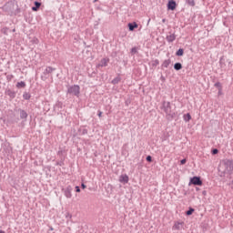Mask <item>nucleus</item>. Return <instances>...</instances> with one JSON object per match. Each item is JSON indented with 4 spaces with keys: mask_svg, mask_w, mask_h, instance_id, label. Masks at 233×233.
<instances>
[{
    "mask_svg": "<svg viewBox=\"0 0 233 233\" xmlns=\"http://www.w3.org/2000/svg\"><path fill=\"white\" fill-rule=\"evenodd\" d=\"M121 81V77L120 76H116V78H114L112 80V85H118V83H120Z\"/></svg>",
    "mask_w": 233,
    "mask_h": 233,
    "instance_id": "obj_17",
    "label": "nucleus"
},
{
    "mask_svg": "<svg viewBox=\"0 0 233 233\" xmlns=\"http://www.w3.org/2000/svg\"><path fill=\"white\" fill-rule=\"evenodd\" d=\"M176 6H177V4H176L175 1L170 0V1L168 2V5H167L168 9L175 10V9H176Z\"/></svg>",
    "mask_w": 233,
    "mask_h": 233,
    "instance_id": "obj_8",
    "label": "nucleus"
},
{
    "mask_svg": "<svg viewBox=\"0 0 233 233\" xmlns=\"http://www.w3.org/2000/svg\"><path fill=\"white\" fill-rule=\"evenodd\" d=\"M176 37H177V35H176L175 34H171V33H170V35H168L167 36V40L169 43H172L173 41L176 40Z\"/></svg>",
    "mask_w": 233,
    "mask_h": 233,
    "instance_id": "obj_9",
    "label": "nucleus"
},
{
    "mask_svg": "<svg viewBox=\"0 0 233 233\" xmlns=\"http://www.w3.org/2000/svg\"><path fill=\"white\" fill-rule=\"evenodd\" d=\"M109 63V58H103L100 63L96 66V67H105L108 65Z\"/></svg>",
    "mask_w": 233,
    "mask_h": 233,
    "instance_id": "obj_6",
    "label": "nucleus"
},
{
    "mask_svg": "<svg viewBox=\"0 0 233 233\" xmlns=\"http://www.w3.org/2000/svg\"><path fill=\"white\" fill-rule=\"evenodd\" d=\"M184 121H186V123H188V121H190V119H192L191 115L189 113L184 115Z\"/></svg>",
    "mask_w": 233,
    "mask_h": 233,
    "instance_id": "obj_15",
    "label": "nucleus"
},
{
    "mask_svg": "<svg viewBox=\"0 0 233 233\" xmlns=\"http://www.w3.org/2000/svg\"><path fill=\"white\" fill-rule=\"evenodd\" d=\"M132 53H136L137 52V48L136 47H134V48H132Z\"/></svg>",
    "mask_w": 233,
    "mask_h": 233,
    "instance_id": "obj_36",
    "label": "nucleus"
},
{
    "mask_svg": "<svg viewBox=\"0 0 233 233\" xmlns=\"http://www.w3.org/2000/svg\"><path fill=\"white\" fill-rule=\"evenodd\" d=\"M0 233H5V231H3V230H0Z\"/></svg>",
    "mask_w": 233,
    "mask_h": 233,
    "instance_id": "obj_37",
    "label": "nucleus"
},
{
    "mask_svg": "<svg viewBox=\"0 0 233 233\" xmlns=\"http://www.w3.org/2000/svg\"><path fill=\"white\" fill-rule=\"evenodd\" d=\"M128 27H129V30H130V31H134L135 28H137V27H138V25H137L136 22H134V23H129V24H128Z\"/></svg>",
    "mask_w": 233,
    "mask_h": 233,
    "instance_id": "obj_12",
    "label": "nucleus"
},
{
    "mask_svg": "<svg viewBox=\"0 0 233 233\" xmlns=\"http://www.w3.org/2000/svg\"><path fill=\"white\" fill-rule=\"evenodd\" d=\"M129 181L128 176L127 175H121L119 177V182L123 184H127Z\"/></svg>",
    "mask_w": 233,
    "mask_h": 233,
    "instance_id": "obj_7",
    "label": "nucleus"
},
{
    "mask_svg": "<svg viewBox=\"0 0 233 233\" xmlns=\"http://www.w3.org/2000/svg\"><path fill=\"white\" fill-rule=\"evenodd\" d=\"M215 86H216V88H218L220 91L222 90V86H221L220 82H217L215 84Z\"/></svg>",
    "mask_w": 233,
    "mask_h": 233,
    "instance_id": "obj_24",
    "label": "nucleus"
},
{
    "mask_svg": "<svg viewBox=\"0 0 233 233\" xmlns=\"http://www.w3.org/2000/svg\"><path fill=\"white\" fill-rule=\"evenodd\" d=\"M6 96H9V97L11 99H14L15 97V91H12V90L8 89L6 91Z\"/></svg>",
    "mask_w": 233,
    "mask_h": 233,
    "instance_id": "obj_13",
    "label": "nucleus"
},
{
    "mask_svg": "<svg viewBox=\"0 0 233 233\" xmlns=\"http://www.w3.org/2000/svg\"><path fill=\"white\" fill-rule=\"evenodd\" d=\"M184 222L176 221L172 229L173 230H181L183 228Z\"/></svg>",
    "mask_w": 233,
    "mask_h": 233,
    "instance_id": "obj_5",
    "label": "nucleus"
},
{
    "mask_svg": "<svg viewBox=\"0 0 233 233\" xmlns=\"http://www.w3.org/2000/svg\"><path fill=\"white\" fill-rule=\"evenodd\" d=\"M8 30H9L8 27H4V28L1 30V32H2L4 35H8Z\"/></svg>",
    "mask_w": 233,
    "mask_h": 233,
    "instance_id": "obj_22",
    "label": "nucleus"
},
{
    "mask_svg": "<svg viewBox=\"0 0 233 233\" xmlns=\"http://www.w3.org/2000/svg\"><path fill=\"white\" fill-rule=\"evenodd\" d=\"M194 213V208H190L187 211V216H191Z\"/></svg>",
    "mask_w": 233,
    "mask_h": 233,
    "instance_id": "obj_25",
    "label": "nucleus"
},
{
    "mask_svg": "<svg viewBox=\"0 0 233 233\" xmlns=\"http://www.w3.org/2000/svg\"><path fill=\"white\" fill-rule=\"evenodd\" d=\"M183 54H184V50L182 49V48H180L177 52V56H183Z\"/></svg>",
    "mask_w": 233,
    "mask_h": 233,
    "instance_id": "obj_23",
    "label": "nucleus"
},
{
    "mask_svg": "<svg viewBox=\"0 0 233 233\" xmlns=\"http://www.w3.org/2000/svg\"><path fill=\"white\" fill-rule=\"evenodd\" d=\"M71 191H72V189L70 187L66 188L65 196L66 197V198H71V197H72Z\"/></svg>",
    "mask_w": 233,
    "mask_h": 233,
    "instance_id": "obj_11",
    "label": "nucleus"
},
{
    "mask_svg": "<svg viewBox=\"0 0 233 233\" xmlns=\"http://www.w3.org/2000/svg\"><path fill=\"white\" fill-rule=\"evenodd\" d=\"M174 68L178 71L182 69V65L180 63H176Z\"/></svg>",
    "mask_w": 233,
    "mask_h": 233,
    "instance_id": "obj_20",
    "label": "nucleus"
},
{
    "mask_svg": "<svg viewBox=\"0 0 233 233\" xmlns=\"http://www.w3.org/2000/svg\"><path fill=\"white\" fill-rule=\"evenodd\" d=\"M68 94H71L72 96H76L78 97L80 94V87L79 86H72L67 90Z\"/></svg>",
    "mask_w": 233,
    "mask_h": 233,
    "instance_id": "obj_3",
    "label": "nucleus"
},
{
    "mask_svg": "<svg viewBox=\"0 0 233 233\" xmlns=\"http://www.w3.org/2000/svg\"><path fill=\"white\" fill-rule=\"evenodd\" d=\"M23 97L24 99H30V95L28 93H24Z\"/></svg>",
    "mask_w": 233,
    "mask_h": 233,
    "instance_id": "obj_26",
    "label": "nucleus"
},
{
    "mask_svg": "<svg viewBox=\"0 0 233 233\" xmlns=\"http://www.w3.org/2000/svg\"><path fill=\"white\" fill-rule=\"evenodd\" d=\"M190 184L201 187L203 185V182L199 177H194L190 179Z\"/></svg>",
    "mask_w": 233,
    "mask_h": 233,
    "instance_id": "obj_4",
    "label": "nucleus"
},
{
    "mask_svg": "<svg viewBox=\"0 0 233 233\" xmlns=\"http://www.w3.org/2000/svg\"><path fill=\"white\" fill-rule=\"evenodd\" d=\"M186 162H187V160H186V159H182V160H181V165H185V164H186Z\"/></svg>",
    "mask_w": 233,
    "mask_h": 233,
    "instance_id": "obj_33",
    "label": "nucleus"
},
{
    "mask_svg": "<svg viewBox=\"0 0 233 233\" xmlns=\"http://www.w3.org/2000/svg\"><path fill=\"white\" fill-rule=\"evenodd\" d=\"M218 150L217 148H215V149L212 150V154L216 155V154H218Z\"/></svg>",
    "mask_w": 233,
    "mask_h": 233,
    "instance_id": "obj_30",
    "label": "nucleus"
},
{
    "mask_svg": "<svg viewBox=\"0 0 233 233\" xmlns=\"http://www.w3.org/2000/svg\"><path fill=\"white\" fill-rule=\"evenodd\" d=\"M27 116L28 115L25 110L20 109V117H21V119H26Z\"/></svg>",
    "mask_w": 233,
    "mask_h": 233,
    "instance_id": "obj_14",
    "label": "nucleus"
},
{
    "mask_svg": "<svg viewBox=\"0 0 233 233\" xmlns=\"http://www.w3.org/2000/svg\"><path fill=\"white\" fill-rule=\"evenodd\" d=\"M25 86H26L25 83L23 82V81L18 82V83L16 84V87H17V88H25Z\"/></svg>",
    "mask_w": 233,
    "mask_h": 233,
    "instance_id": "obj_19",
    "label": "nucleus"
},
{
    "mask_svg": "<svg viewBox=\"0 0 233 233\" xmlns=\"http://www.w3.org/2000/svg\"><path fill=\"white\" fill-rule=\"evenodd\" d=\"M170 63H171L170 59H167L163 62L162 66L167 68Z\"/></svg>",
    "mask_w": 233,
    "mask_h": 233,
    "instance_id": "obj_18",
    "label": "nucleus"
},
{
    "mask_svg": "<svg viewBox=\"0 0 233 233\" xmlns=\"http://www.w3.org/2000/svg\"><path fill=\"white\" fill-rule=\"evenodd\" d=\"M55 70H56V68H54V67H52V66H47V67L46 68V70L43 72V74H44L45 76H46V75L52 73V72L55 71Z\"/></svg>",
    "mask_w": 233,
    "mask_h": 233,
    "instance_id": "obj_10",
    "label": "nucleus"
},
{
    "mask_svg": "<svg viewBox=\"0 0 233 233\" xmlns=\"http://www.w3.org/2000/svg\"><path fill=\"white\" fill-rule=\"evenodd\" d=\"M161 110L165 112L167 117H173L175 113L172 111L171 103L168 101H163L160 106Z\"/></svg>",
    "mask_w": 233,
    "mask_h": 233,
    "instance_id": "obj_2",
    "label": "nucleus"
},
{
    "mask_svg": "<svg viewBox=\"0 0 233 233\" xmlns=\"http://www.w3.org/2000/svg\"><path fill=\"white\" fill-rule=\"evenodd\" d=\"M187 4H188L191 6H195L196 3L194 0H186Z\"/></svg>",
    "mask_w": 233,
    "mask_h": 233,
    "instance_id": "obj_21",
    "label": "nucleus"
},
{
    "mask_svg": "<svg viewBox=\"0 0 233 233\" xmlns=\"http://www.w3.org/2000/svg\"><path fill=\"white\" fill-rule=\"evenodd\" d=\"M81 187H82L83 189H86V186L83 183L82 186H81Z\"/></svg>",
    "mask_w": 233,
    "mask_h": 233,
    "instance_id": "obj_35",
    "label": "nucleus"
},
{
    "mask_svg": "<svg viewBox=\"0 0 233 233\" xmlns=\"http://www.w3.org/2000/svg\"><path fill=\"white\" fill-rule=\"evenodd\" d=\"M102 111H98V117H102Z\"/></svg>",
    "mask_w": 233,
    "mask_h": 233,
    "instance_id": "obj_34",
    "label": "nucleus"
},
{
    "mask_svg": "<svg viewBox=\"0 0 233 233\" xmlns=\"http://www.w3.org/2000/svg\"><path fill=\"white\" fill-rule=\"evenodd\" d=\"M40 6H41V3H39V2H35V6L32 7V10H33V11H37Z\"/></svg>",
    "mask_w": 233,
    "mask_h": 233,
    "instance_id": "obj_16",
    "label": "nucleus"
},
{
    "mask_svg": "<svg viewBox=\"0 0 233 233\" xmlns=\"http://www.w3.org/2000/svg\"><path fill=\"white\" fill-rule=\"evenodd\" d=\"M76 193H80V188L78 186L76 187Z\"/></svg>",
    "mask_w": 233,
    "mask_h": 233,
    "instance_id": "obj_31",
    "label": "nucleus"
},
{
    "mask_svg": "<svg viewBox=\"0 0 233 233\" xmlns=\"http://www.w3.org/2000/svg\"><path fill=\"white\" fill-rule=\"evenodd\" d=\"M66 218L71 219L72 218V215L69 212H66Z\"/></svg>",
    "mask_w": 233,
    "mask_h": 233,
    "instance_id": "obj_27",
    "label": "nucleus"
},
{
    "mask_svg": "<svg viewBox=\"0 0 233 233\" xmlns=\"http://www.w3.org/2000/svg\"><path fill=\"white\" fill-rule=\"evenodd\" d=\"M13 77H14L13 75L7 76V79H8V80H11Z\"/></svg>",
    "mask_w": 233,
    "mask_h": 233,
    "instance_id": "obj_32",
    "label": "nucleus"
},
{
    "mask_svg": "<svg viewBox=\"0 0 233 233\" xmlns=\"http://www.w3.org/2000/svg\"><path fill=\"white\" fill-rule=\"evenodd\" d=\"M219 94H221V90H219Z\"/></svg>",
    "mask_w": 233,
    "mask_h": 233,
    "instance_id": "obj_38",
    "label": "nucleus"
},
{
    "mask_svg": "<svg viewBox=\"0 0 233 233\" xmlns=\"http://www.w3.org/2000/svg\"><path fill=\"white\" fill-rule=\"evenodd\" d=\"M147 161L149 162V163L152 162V157H151V156H147Z\"/></svg>",
    "mask_w": 233,
    "mask_h": 233,
    "instance_id": "obj_28",
    "label": "nucleus"
},
{
    "mask_svg": "<svg viewBox=\"0 0 233 233\" xmlns=\"http://www.w3.org/2000/svg\"><path fill=\"white\" fill-rule=\"evenodd\" d=\"M218 170L224 175H232L233 173V160L226 159L223 160L219 165Z\"/></svg>",
    "mask_w": 233,
    "mask_h": 233,
    "instance_id": "obj_1",
    "label": "nucleus"
},
{
    "mask_svg": "<svg viewBox=\"0 0 233 233\" xmlns=\"http://www.w3.org/2000/svg\"><path fill=\"white\" fill-rule=\"evenodd\" d=\"M159 65V61L157 59H156L154 62H153V66H157Z\"/></svg>",
    "mask_w": 233,
    "mask_h": 233,
    "instance_id": "obj_29",
    "label": "nucleus"
}]
</instances>
